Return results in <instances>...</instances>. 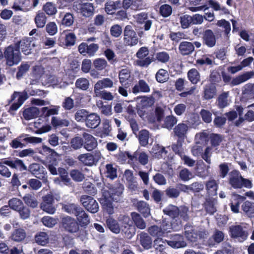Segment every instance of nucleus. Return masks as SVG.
<instances>
[{
    "label": "nucleus",
    "mask_w": 254,
    "mask_h": 254,
    "mask_svg": "<svg viewBox=\"0 0 254 254\" xmlns=\"http://www.w3.org/2000/svg\"><path fill=\"white\" fill-rule=\"evenodd\" d=\"M228 93L224 92L219 95L217 99V106L219 108L222 109L228 105Z\"/></svg>",
    "instance_id": "6e6d98bb"
},
{
    "label": "nucleus",
    "mask_w": 254,
    "mask_h": 254,
    "mask_svg": "<svg viewBox=\"0 0 254 254\" xmlns=\"http://www.w3.org/2000/svg\"><path fill=\"white\" fill-rule=\"evenodd\" d=\"M124 36V41L126 45L132 46L137 44L138 38L131 26L128 25L125 27Z\"/></svg>",
    "instance_id": "9b49d317"
},
{
    "label": "nucleus",
    "mask_w": 254,
    "mask_h": 254,
    "mask_svg": "<svg viewBox=\"0 0 254 254\" xmlns=\"http://www.w3.org/2000/svg\"><path fill=\"white\" fill-rule=\"evenodd\" d=\"M19 140L23 143L25 147L28 143H38L42 142L41 138L33 136H29V134L23 133L18 136Z\"/></svg>",
    "instance_id": "72a5a7b5"
},
{
    "label": "nucleus",
    "mask_w": 254,
    "mask_h": 254,
    "mask_svg": "<svg viewBox=\"0 0 254 254\" xmlns=\"http://www.w3.org/2000/svg\"><path fill=\"white\" fill-rule=\"evenodd\" d=\"M170 39L176 43H178L182 39H187V35L183 32H171L169 35Z\"/></svg>",
    "instance_id": "680f3d73"
},
{
    "label": "nucleus",
    "mask_w": 254,
    "mask_h": 254,
    "mask_svg": "<svg viewBox=\"0 0 254 254\" xmlns=\"http://www.w3.org/2000/svg\"><path fill=\"white\" fill-rule=\"evenodd\" d=\"M155 78L157 81L159 83H164L169 79V74L168 71L163 68L159 69L157 72Z\"/></svg>",
    "instance_id": "5fc2aeb1"
},
{
    "label": "nucleus",
    "mask_w": 254,
    "mask_h": 254,
    "mask_svg": "<svg viewBox=\"0 0 254 254\" xmlns=\"http://www.w3.org/2000/svg\"><path fill=\"white\" fill-rule=\"evenodd\" d=\"M150 91L148 84L143 79L139 80L138 83L132 88V92L136 94L139 92L148 93Z\"/></svg>",
    "instance_id": "c756f323"
},
{
    "label": "nucleus",
    "mask_w": 254,
    "mask_h": 254,
    "mask_svg": "<svg viewBox=\"0 0 254 254\" xmlns=\"http://www.w3.org/2000/svg\"><path fill=\"white\" fill-rule=\"evenodd\" d=\"M28 172H24L22 174L20 177L21 178L27 175L29 177L32 174L43 181H46L47 180V172L44 170V168L39 164L33 163L30 164L28 167Z\"/></svg>",
    "instance_id": "0eeeda50"
},
{
    "label": "nucleus",
    "mask_w": 254,
    "mask_h": 254,
    "mask_svg": "<svg viewBox=\"0 0 254 254\" xmlns=\"http://www.w3.org/2000/svg\"><path fill=\"white\" fill-rule=\"evenodd\" d=\"M3 56L6 64L9 66L18 64L22 60L20 51L14 43L5 48Z\"/></svg>",
    "instance_id": "f03ea898"
},
{
    "label": "nucleus",
    "mask_w": 254,
    "mask_h": 254,
    "mask_svg": "<svg viewBox=\"0 0 254 254\" xmlns=\"http://www.w3.org/2000/svg\"><path fill=\"white\" fill-rule=\"evenodd\" d=\"M22 116L26 120H30L36 118L39 115V110L38 108L35 107H30L27 108H23Z\"/></svg>",
    "instance_id": "c85d7f7f"
},
{
    "label": "nucleus",
    "mask_w": 254,
    "mask_h": 254,
    "mask_svg": "<svg viewBox=\"0 0 254 254\" xmlns=\"http://www.w3.org/2000/svg\"><path fill=\"white\" fill-rule=\"evenodd\" d=\"M106 177L113 180L117 177V169L113 167V164H108L106 165Z\"/></svg>",
    "instance_id": "69168bd1"
},
{
    "label": "nucleus",
    "mask_w": 254,
    "mask_h": 254,
    "mask_svg": "<svg viewBox=\"0 0 254 254\" xmlns=\"http://www.w3.org/2000/svg\"><path fill=\"white\" fill-rule=\"evenodd\" d=\"M117 156L118 160L121 161H126L127 159H129L131 161H133L137 159V156L135 153L131 155L128 151H121L117 154Z\"/></svg>",
    "instance_id": "13d9d810"
},
{
    "label": "nucleus",
    "mask_w": 254,
    "mask_h": 254,
    "mask_svg": "<svg viewBox=\"0 0 254 254\" xmlns=\"http://www.w3.org/2000/svg\"><path fill=\"white\" fill-rule=\"evenodd\" d=\"M159 13L164 17H167L172 13V7L168 4H164L160 6Z\"/></svg>",
    "instance_id": "338daca9"
},
{
    "label": "nucleus",
    "mask_w": 254,
    "mask_h": 254,
    "mask_svg": "<svg viewBox=\"0 0 254 254\" xmlns=\"http://www.w3.org/2000/svg\"><path fill=\"white\" fill-rule=\"evenodd\" d=\"M233 200L230 203L231 211L235 213L240 212V205L246 199L245 196L241 195L236 193H232Z\"/></svg>",
    "instance_id": "6ab92c4d"
},
{
    "label": "nucleus",
    "mask_w": 254,
    "mask_h": 254,
    "mask_svg": "<svg viewBox=\"0 0 254 254\" xmlns=\"http://www.w3.org/2000/svg\"><path fill=\"white\" fill-rule=\"evenodd\" d=\"M122 232L125 234V237L127 239H131L135 233V229L133 226L127 224L122 228Z\"/></svg>",
    "instance_id": "bf43d9fd"
},
{
    "label": "nucleus",
    "mask_w": 254,
    "mask_h": 254,
    "mask_svg": "<svg viewBox=\"0 0 254 254\" xmlns=\"http://www.w3.org/2000/svg\"><path fill=\"white\" fill-rule=\"evenodd\" d=\"M188 77L192 84H197L200 81V74L195 68H191L188 72Z\"/></svg>",
    "instance_id": "3c124183"
},
{
    "label": "nucleus",
    "mask_w": 254,
    "mask_h": 254,
    "mask_svg": "<svg viewBox=\"0 0 254 254\" xmlns=\"http://www.w3.org/2000/svg\"><path fill=\"white\" fill-rule=\"evenodd\" d=\"M35 22L37 27L43 28L47 21V17L44 12H39L36 15Z\"/></svg>",
    "instance_id": "864d4df0"
},
{
    "label": "nucleus",
    "mask_w": 254,
    "mask_h": 254,
    "mask_svg": "<svg viewBox=\"0 0 254 254\" xmlns=\"http://www.w3.org/2000/svg\"><path fill=\"white\" fill-rule=\"evenodd\" d=\"M73 7L74 9L76 8L79 10L82 15L85 17H89L94 14V7L91 3H80L78 4H74Z\"/></svg>",
    "instance_id": "dca6fc26"
},
{
    "label": "nucleus",
    "mask_w": 254,
    "mask_h": 254,
    "mask_svg": "<svg viewBox=\"0 0 254 254\" xmlns=\"http://www.w3.org/2000/svg\"><path fill=\"white\" fill-rule=\"evenodd\" d=\"M229 175L228 182L232 188L241 190L243 188L250 189L253 187L252 181L243 177L239 170L234 169L229 173Z\"/></svg>",
    "instance_id": "f257e3e1"
},
{
    "label": "nucleus",
    "mask_w": 254,
    "mask_h": 254,
    "mask_svg": "<svg viewBox=\"0 0 254 254\" xmlns=\"http://www.w3.org/2000/svg\"><path fill=\"white\" fill-rule=\"evenodd\" d=\"M89 86V81L85 78H79L75 82L76 87L82 90H87Z\"/></svg>",
    "instance_id": "e2e57ef3"
},
{
    "label": "nucleus",
    "mask_w": 254,
    "mask_h": 254,
    "mask_svg": "<svg viewBox=\"0 0 254 254\" xmlns=\"http://www.w3.org/2000/svg\"><path fill=\"white\" fill-rule=\"evenodd\" d=\"M217 88L214 84H206L203 88V98L207 100L212 99L216 96Z\"/></svg>",
    "instance_id": "4be33fe9"
},
{
    "label": "nucleus",
    "mask_w": 254,
    "mask_h": 254,
    "mask_svg": "<svg viewBox=\"0 0 254 254\" xmlns=\"http://www.w3.org/2000/svg\"><path fill=\"white\" fill-rule=\"evenodd\" d=\"M205 188L209 195L215 196L217 195L218 184L215 180L212 179L207 181L205 183Z\"/></svg>",
    "instance_id": "473e14b6"
},
{
    "label": "nucleus",
    "mask_w": 254,
    "mask_h": 254,
    "mask_svg": "<svg viewBox=\"0 0 254 254\" xmlns=\"http://www.w3.org/2000/svg\"><path fill=\"white\" fill-rule=\"evenodd\" d=\"M209 7L212 8L215 11H218L221 9L219 3L213 0H208L206 4L198 7H189L188 9L192 12H196L201 10H205Z\"/></svg>",
    "instance_id": "aec40b11"
},
{
    "label": "nucleus",
    "mask_w": 254,
    "mask_h": 254,
    "mask_svg": "<svg viewBox=\"0 0 254 254\" xmlns=\"http://www.w3.org/2000/svg\"><path fill=\"white\" fill-rule=\"evenodd\" d=\"M100 117L95 113H91L88 115L85 121L86 125L91 128H95L100 123Z\"/></svg>",
    "instance_id": "7c9ffc66"
},
{
    "label": "nucleus",
    "mask_w": 254,
    "mask_h": 254,
    "mask_svg": "<svg viewBox=\"0 0 254 254\" xmlns=\"http://www.w3.org/2000/svg\"><path fill=\"white\" fill-rule=\"evenodd\" d=\"M37 244L41 246H45L49 243V236L46 232H39L37 233L34 237Z\"/></svg>",
    "instance_id": "37998d69"
},
{
    "label": "nucleus",
    "mask_w": 254,
    "mask_h": 254,
    "mask_svg": "<svg viewBox=\"0 0 254 254\" xmlns=\"http://www.w3.org/2000/svg\"><path fill=\"white\" fill-rule=\"evenodd\" d=\"M241 212L250 218H254V202L245 200L241 205Z\"/></svg>",
    "instance_id": "393cba45"
},
{
    "label": "nucleus",
    "mask_w": 254,
    "mask_h": 254,
    "mask_svg": "<svg viewBox=\"0 0 254 254\" xmlns=\"http://www.w3.org/2000/svg\"><path fill=\"white\" fill-rule=\"evenodd\" d=\"M151 152L153 154V156L159 159L162 157L163 153L166 154L167 151L165 149L164 147L157 144L153 146L151 149Z\"/></svg>",
    "instance_id": "09e8293b"
},
{
    "label": "nucleus",
    "mask_w": 254,
    "mask_h": 254,
    "mask_svg": "<svg viewBox=\"0 0 254 254\" xmlns=\"http://www.w3.org/2000/svg\"><path fill=\"white\" fill-rule=\"evenodd\" d=\"M80 201L85 209L90 213H95L98 212L99 205L93 197L87 195H82L80 197Z\"/></svg>",
    "instance_id": "9d476101"
},
{
    "label": "nucleus",
    "mask_w": 254,
    "mask_h": 254,
    "mask_svg": "<svg viewBox=\"0 0 254 254\" xmlns=\"http://www.w3.org/2000/svg\"><path fill=\"white\" fill-rule=\"evenodd\" d=\"M224 239V233L220 230H216L212 236L207 240V245L209 247H213L223 241Z\"/></svg>",
    "instance_id": "a878e982"
},
{
    "label": "nucleus",
    "mask_w": 254,
    "mask_h": 254,
    "mask_svg": "<svg viewBox=\"0 0 254 254\" xmlns=\"http://www.w3.org/2000/svg\"><path fill=\"white\" fill-rule=\"evenodd\" d=\"M54 198L52 194H47L43 197V201L41 203V208L48 213L53 214L56 211L54 206Z\"/></svg>",
    "instance_id": "4468645a"
},
{
    "label": "nucleus",
    "mask_w": 254,
    "mask_h": 254,
    "mask_svg": "<svg viewBox=\"0 0 254 254\" xmlns=\"http://www.w3.org/2000/svg\"><path fill=\"white\" fill-rule=\"evenodd\" d=\"M229 229L231 238L238 239L240 242H243L247 239L248 233L241 225H233Z\"/></svg>",
    "instance_id": "f8f14e48"
},
{
    "label": "nucleus",
    "mask_w": 254,
    "mask_h": 254,
    "mask_svg": "<svg viewBox=\"0 0 254 254\" xmlns=\"http://www.w3.org/2000/svg\"><path fill=\"white\" fill-rule=\"evenodd\" d=\"M179 51L183 56L190 55L194 51L193 44L189 41L181 42L179 46Z\"/></svg>",
    "instance_id": "b1692460"
},
{
    "label": "nucleus",
    "mask_w": 254,
    "mask_h": 254,
    "mask_svg": "<svg viewBox=\"0 0 254 254\" xmlns=\"http://www.w3.org/2000/svg\"><path fill=\"white\" fill-rule=\"evenodd\" d=\"M121 8V1L120 0H108L105 4V10L108 14L113 15L117 9Z\"/></svg>",
    "instance_id": "cd10ccee"
},
{
    "label": "nucleus",
    "mask_w": 254,
    "mask_h": 254,
    "mask_svg": "<svg viewBox=\"0 0 254 254\" xmlns=\"http://www.w3.org/2000/svg\"><path fill=\"white\" fill-rule=\"evenodd\" d=\"M113 85V81L109 78H105L99 80L94 86V91L97 92L104 88H111Z\"/></svg>",
    "instance_id": "e433bc0d"
},
{
    "label": "nucleus",
    "mask_w": 254,
    "mask_h": 254,
    "mask_svg": "<svg viewBox=\"0 0 254 254\" xmlns=\"http://www.w3.org/2000/svg\"><path fill=\"white\" fill-rule=\"evenodd\" d=\"M88 114V112L85 109L78 110L74 114V119L78 122H85Z\"/></svg>",
    "instance_id": "0e129e2a"
},
{
    "label": "nucleus",
    "mask_w": 254,
    "mask_h": 254,
    "mask_svg": "<svg viewBox=\"0 0 254 254\" xmlns=\"http://www.w3.org/2000/svg\"><path fill=\"white\" fill-rule=\"evenodd\" d=\"M149 138V131L146 129H142L138 133V139L142 146H146L148 144Z\"/></svg>",
    "instance_id": "de8ad7c7"
},
{
    "label": "nucleus",
    "mask_w": 254,
    "mask_h": 254,
    "mask_svg": "<svg viewBox=\"0 0 254 254\" xmlns=\"http://www.w3.org/2000/svg\"><path fill=\"white\" fill-rule=\"evenodd\" d=\"M83 139V147L88 151H91L95 149L98 143L96 139L91 134L86 132L82 134Z\"/></svg>",
    "instance_id": "2eb2a0df"
},
{
    "label": "nucleus",
    "mask_w": 254,
    "mask_h": 254,
    "mask_svg": "<svg viewBox=\"0 0 254 254\" xmlns=\"http://www.w3.org/2000/svg\"><path fill=\"white\" fill-rule=\"evenodd\" d=\"M188 128V125L186 124H179L174 128L175 135L177 136L179 139H181L182 141H184L185 138L187 137Z\"/></svg>",
    "instance_id": "5701e85b"
},
{
    "label": "nucleus",
    "mask_w": 254,
    "mask_h": 254,
    "mask_svg": "<svg viewBox=\"0 0 254 254\" xmlns=\"http://www.w3.org/2000/svg\"><path fill=\"white\" fill-rule=\"evenodd\" d=\"M41 36L38 34H36L34 37L31 38L24 37L21 40L14 43L16 47H18V49H21V52L25 55H28L32 53V48L38 46L40 41H37L40 39Z\"/></svg>",
    "instance_id": "7ed1b4c3"
},
{
    "label": "nucleus",
    "mask_w": 254,
    "mask_h": 254,
    "mask_svg": "<svg viewBox=\"0 0 254 254\" xmlns=\"http://www.w3.org/2000/svg\"><path fill=\"white\" fill-rule=\"evenodd\" d=\"M76 217L77 222L82 228H86L90 223V217L81 207L75 215Z\"/></svg>",
    "instance_id": "412c9836"
},
{
    "label": "nucleus",
    "mask_w": 254,
    "mask_h": 254,
    "mask_svg": "<svg viewBox=\"0 0 254 254\" xmlns=\"http://www.w3.org/2000/svg\"><path fill=\"white\" fill-rule=\"evenodd\" d=\"M167 244L173 248H183L186 246L183 235L175 234L171 235L170 240H165Z\"/></svg>",
    "instance_id": "f3484780"
},
{
    "label": "nucleus",
    "mask_w": 254,
    "mask_h": 254,
    "mask_svg": "<svg viewBox=\"0 0 254 254\" xmlns=\"http://www.w3.org/2000/svg\"><path fill=\"white\" fill-rule=\"evenodd\" d=\"M148 232L153 237H156L158 238V240H156L155 241H162L161 238L159 239V237L163 236L165 233V231L163 230L160 227H158L157 225H153L148 228Z\"/></svg>",
    "instance_id": "f704fd0d"
},
{
    "label": "nucleus",
    "mask_w": 254,
    "mask_h": 254,
    "mask_svg": "<svg viewBox=\"0 0 254 254\" xmlns=\"http://www.w3.org/2000/svg\"><path fill=\"white\" fill-rule=\"evenodd\" d=\"M30 65L27 63H22L19 66H18V71L16 74V77L17 79H20L22 76L25 74L29 70Z\"/></svg>",
    "instance_id": "4d7b16f0"
},
{
    "label": "nucleus",
    "mask_w": 254,
    "mask_h": 254,
    "mask_svg": "<svg viewBox=\"0 0 254 254\" xmlns=\"http://www.w3.org/2000/svg\"><path fill=\"white\" fill-rule=\"evenodd\" d=\"M42 10L49 16L55 15L57 12L56 4L52 2H47L42 7Z\"/></svg>",
    "instance_id": "c03bdc74"
},
{
    "label": "nucleus",
    "mask_w": 254,
    "mask_h": 254,
    "mask_svg": "<svg viewBox=\"0 0 254 254\" xmlns=\"http://www.w3.org/2000/svg\"><path fill=\"white\" fill-rule=\"evenodd\" d=\"M64 13L61 12L60 16L62 17L61 20V24L64 27H69L71 26L74 22V17L72 13L66 12L63 14Z\"/></svg>",
    "instance_id": "58836bf2"
},
{
    "label": "nucleus",
    "mask_w": 254,
    "mask_h": 254,
    "mask_svg": "<svg viewBox=\"0 0 254 254\" xmlns=\"http://www.w3.org/2000/svg\"><path fill=\"white\" fill-rule=\"evenodd\" d=\"M180 22L183 29L188 28L192 24L191 16L185 14L180 17Z\"/></svg>",
    "instance_id": "052dcab7"
},
{
    "label": "nucleus",
    "mask_w": 254,
    "mask_h": 254,
    "mask_svg": "<svg viewBox=\"0 0 254 254\" xmlns=\"http://www.w3.org/2000/svg\"><path fill=\"white\" fill-rule=\"evenodd\" d=\"M99 49L97 44L91 43L88 45L85 42H82L79 44L78 50L80 54L84 56H94Z\"/></svg>",
    "instance_id": "ddd939ff"
},
{
    "label": "nucleus",
    "mask_w": 254,
    "mask_h": 254,
    "mask_svg": "<svg viewBox=\"0 0 254 254\" xmlns=\"http://www.w3.org/2000/svg\"><path fill=\"white\" fill-rule=\"evenodd\" d=\"M203 205L205 210L210 215L214 214L216 211V208L214 206V200L212 197L206 198Z\"/></svg>",
    "instance_id": "ea45409f"
},
{
    "label": "nucleus",
    "mask_w": 254,
    "mask_h": 254,
    "mask_svg": "<svg viewBox=\"0 0 254 254\" xmlns=\"http://www.w3.org/2000/svg\"><path fill=\"white\" fill-rule=\"evenodd\" d=\"M26 235V232L24 229L18 228L13 231L11 234V238L15 242H21L25 238Z\"/></svg>",
    "instance_id": "49530a36"
},
{
    "label": "nucleus",
    "mask_w": 254,
    "mask_h": 254,
    "mask_svg": "<svg viewBox=\"0 0 254 254\" xmlns=\"http://www.w3.org/2000/svg\"><path fill=\"white\" fill-rule=\"evenodd\" d=\"M163 211L165 214L172 218H175L178 217L179 207L177 206L170 204L164 208Z\"/></svg>",
    "instance_id": "a18cd8bd"
},
{
    "label": "nucleus",
    "mask_w": 254,
    "mask_h": 254,
    "mask_svg": "<svg viewBox=\"0 0 254 254\" xmlns=\"http://www.w3.org/2000/svg\"><path fill=\"white\" fill-rule=\"evenodd\" d=\"M76 39V37L74 33H68L65 34V37H61L59 42L61 46L70 47L75 44Z\"/></svg>",
    "instance_id": "bb28decb"
},
{
    "label": "nucleus",
    "mask_w": 254,
    "mask_h": 254,
    "mask_svg": "<svg viewBox=\"0 0 254 254\" xmlns=\"http://www.w3.org/2000/svg\"><path fill=\"white\" fill-rule=\"evenodd\" d=\"M101 156L99 150H95L92 153H87L80 154L78 156V159L85 165L91 166L99 161Z\"/></svg>",
    "instance_id": "6e6552de"
},
{
    "label": "nucleus",
    "mask_w": 254,
    "mask_h": 254,
    "mask_svg": "<svg viewBox=\"0 0 254 254\" xmlns=\"http://www.w3.org/2000/svg\"><path fill=\"white\" fill-rule=\"evenodd\" d=\"M39 2V0H18V3L21 4L25 10H29L36 7Z\"/></svg>",
    "instance_id": "603ef678"
},
{
    "label": "nucleus",
    "mask_w": 254,
    "mask_h": 254,
    "mask_svg": "<svg viewBox=\"0 0 254 254\" xmlns=\"http://www.w3.org/2000/svg\"><path fill=\"white\" fill-rule=\"evenodd\" d=\"M138 237L140 244L144 249H149L151 248L152 240L147 233L141 232L138 235Z\"/></svg>",
    "instance_id": "2f4dec72"
},
{
    "label": "nucleus",
    "mask_w": 254,
    "mask_h": 254,
    "mask_svg": "<svg viewBox=\"0 0 254 254\" xmlns=\"http://www.w3.org/2000/svg\"><path fill=\"white\" fill-rule=\"evenodd\" d=\"M137 210L145 218L148 217L150 215V209L148 204L144 201H138L136 203Z\"/></svg>",
    "instance_id": "c9c22d12"
},
{
    "label": "nucleus",
    "mask_w": 254,
    "mask_h": 254,
    "mask_svg": "<svg viewBox=\"0 0 254 254\" xmlns=\"http://www.w3.org/2000/svg\"><path fill=\"white\" fill-rule=\"evenodd\" d=\"M108 190H105L103 193V196H108L115 202H119L122 198V194L124 190V186L121 184L114 185L108 184Z\"/></svg>",
    "instance_id": "423d86ee"
},
{
    "label": "nucleus",
    "mask_w": 254,
    "mask_h": 254,
    "mask_svg": "<svg viewBox=\"0 0 254 254\" xmlns=\"http://www.w3.org/2000/svg\"><path fill=\"white\" fill-rule=\"evenodd\" d=\"M81 207L74 203H67L66 204H62V209L63 211L74 215L77 213Z\"/></svg>",
    "instance_id": "4c0bfd02"
},
{
    "label": "nucleus",
    "mask_w": 254,
    "mask_h": 254,
    "mask_svg": "<svg viewBox=\"0 0 254 254\" xmlns=\"http://www.w3.org/2000/svg\"><path fill=\"white\" fill-rule=\"evenodd\" d=\"M61 225L65 231L71 234L75 233L79 228L77 221L74 218L69 216L62 218Z\"/></svg>",
    "instance_id": "1a4fd4ad"
},
{
    "label": "nucleus",
    "mask_w": 254,
    "mask_h": 254,
    "mask_svg": "<svg viewBox=\"0 0 254 254\" xmlns=\"http://www.w3.org/2000/svg\"><path fill=\"white\" fill-rule=\"evenodd\" d=\"M254 75L253 71L246 72L239 75L232 79L231 76L228 74L225 71L221 72V76L224 83L226 84L230 83L232 86L238 85L249 80Z\"/></svg>",
    "instance_id": "39448f33"
},
{
    "label": "nucleus",
    "mask_w": 254,
    "mask_h": 254,
    "mask_svg": "<svg viewBox=\"0 0 254 254\" xmlns=\"http://www.w3.org/2000/svg\"><path fill=\"white\" fill-rule=\"evenodd\" d=\"M28 95L27 92L24 90L22 92L14 91L13 94L11 95L10 99L9 101V103L15 100L16 102L13 103L10 106L8 109V113L12 115H14L15 112L21 106L24 102L28 98Z\"/></svg>",
    "instance_id": "20e7f679"
},
{
    "label": "nucleus",
    "mask_w": 254,
    "mask_h": 254,
    "mask_svg": "<svg viewBox=\"0 0 254 254\" xmlns=\"http://www.w3.org/2000/svg\"><path fill=\"white\" fill-rule=\"evenodd\" d=\"M51 124L55 128L66 127L69 125V122L66 119H62L56 117H53Z\"/></svg>",
    "instance_id": "8fccbe9b"
},
{
    "label": "nucleus",
    "mask_w": 254,
    "mask_h": 254,
    "mask_svg": "<svg viewBox=\"0 0 254 254\" xmlns=\"http://www.w3.org/2000/svg\"><path fill=\"white\" fill-rule=\"evenodd\" d=\"M131 216L135 226L140 229H144L146 227V223L140 215L136 212H132Z\"/></svg>",
    "instance_id": "a19ab883"
},
{
    "label": "nucleus",
    "mask_w": 254,
    "mask_h": 254,
    "mask_svg": "<svg viewBox=\"0 0 254 254\" xmlns=\"http://www.w3.org/2000/svg\"><path fill=\"white\" fill-rule=\"evenodd\" d=\"M201 40L203 45L208 48H212L216 45L217 37L211 29H207Z\"/></svg>",
    "instance_id": "a211bd4d"
},
{
    "label": "nucleus",
    "mask_w": 254,
    "mask_h": 254,
    "mask_svg": "<svg viewBox=\"0 0 254 254\" xmlns=\"http://www.w3.org/2000/svg\"><path fill=\"white\" fill-rule=\"evenodd\" d=\"M106 223L108 228L113 233L119 234L120 232V227L118 222L116 220L112 218H109L107 219Z\"/></svg>",
    "instance_id": "79ce46f5"
},
{
    "label": "nucleus",
    "mask_w": 254,
    "mask_h": 254,
    "mask_svg": "<svg viewBox=\"0 0 254 254\" xmlns=\"http://www.w3.org/2000/svg\"><path fill=\"white\" fill-rule=\"evenodd\" d=\"M70 175L72 180L75 182H81L85 178L84 175L77 169L71 170L70 172Z\"/></svg>",
    "instance_id": "774afa93"
}]
</instances>
